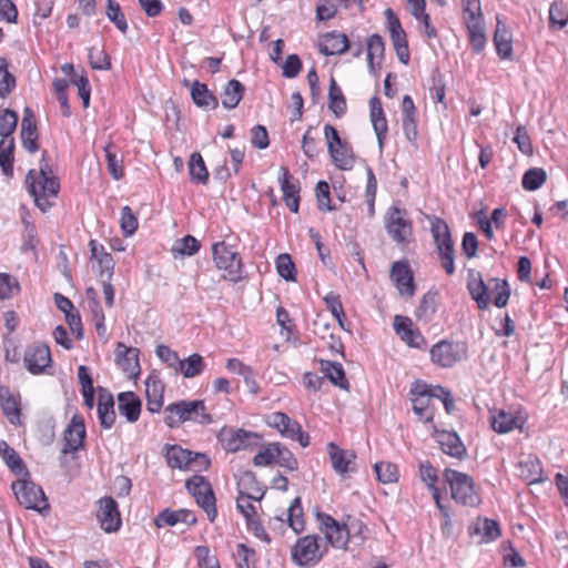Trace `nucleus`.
<instances>
[{"label": "nucleus", "instance_id": "obj_61", "mask_svg": "<svg viewBox=\"0 0 568 568\" xmlns=\"http://www.w3.org/2000/svg\"><path fill=\"white\" fill-rule=\"evenodd\" d=\"M89 63L94 70H109L111 62L109 55L102 48L92 47L89 50Z\"/></svg>", "mask_w": 568, "mask_h": 568}, {"label": "nucleus", "instance_id": "obj_58", "mask_svg": "<svg viewBox=\"0 0 568 568\" xmlns=\"http://www.w3.org/2000/svg\"><path fill=\"white\" fill-rule=\"evenodd\" d=\"M490 284H493L490 291L495 293L494 304L499 308L506 306L510 295L507 282L491 278Z\"/></svg>", "mask_w": 568, "mask_h": 568}, {"label": "nucleus", "instance_id": "obj_45", "mask_svg": "<svg viewBox=\"0 0 568 568\" xmlns=\"http://www.w3.org/2000/svg\"><path fill=\"white\" fill-rule=\"evenodd\" d=\"M329 110L336 115L342 116L346 111V100L343 95L341 88L337 85L334 78L329 81L328 89Z\"/></svg>", "mask_w": 568, "mask_h": 568}, {"label": "nucleus", "instance_id": "obj_3", "mask_svg": "<svg viewBox=\"0 0 568 568\" xmlns=\"http://www.w3.org/2000/svg\"><path fill=\"white\" fill-rule=\"evenodd\" d=\"M445 481L449 485L452 498L466 506H477L479 496L474 488V481L467 474L446 468L443 473Z\"/></svg>", "mask_w": 568, "mask_h": 568}, {"label": "nucleus", "instance_id": "obj_32", "mask_svg": "<svg viewBox=\"0 0 568 568\" xmlns=\"http://www.w3.org/2000/svg\"><path fill=\"white\" fill-rule=\"evenodd\" d=\"M21 140L24 149L30 153L38 151L37 124L33 119L32 111L29 108L24 109V114L21 121Z\"/></svg>", "mask_w": 568, "mask_h": 568}, {"label": "nucleus", "instance_id": "obj_55", "mask_svg": "<svg viewBox=\"0 0 568 568\" xmlns=\"http://www.w3.org/2000/svg\"><path fill=\"white\" fill-rule=\"evenodd\" d=\"M462 8L465 24L484 20L479 0H462Z\"/></svg>", "mask_w": 568, "mask_h": 568}, {"label": "nucleus", "instance_id": "obj_57", "mask_svg": "<svg viewBox=\"0 0 568 568\" xmlns=\"http://www.w3.org/2000/svg\"><path fill=\"white\" fill-rule=\"evenodd\" d=\"M262 497H263V494L260 495L258 497H253L251 495H246V494L240 491L237 499H236V507L246 520L256 517V509L253 504V500L257 501Z\"/></svg>", "mask_w": 568, "mask_h": 568}, {"label": "nucleus", "instance_id": "obj_30", "mask_svg": "<svg viewBox=\"0 0 568 568\" xmlns=\"http://www.w3.org/2000/svg\"><path fill=\"white\" fill-rule=\"evenodd\" d=\"M118 409L129 423H135L141 413V400L133 392H123L118 395Z\"/></svg>", "mask_w": 568, "mask_h": 568}, {"label": "nucleus", "instance_id": "obj_5", "mask_svg": "<svg viewBox=\"0 0 568 568\" xmlns=\"http://www.w3.org/2000/svg\"><path fill=\"white\" fill-rule=\"evenodd\" d=\"M215 266L223 272V277L231 282L242 280L243 264L237 252L224 242L215 243L212 246Z\"/></svg>", "mask_w": 568, "mask_h": 568}, {"label": "nucleus", "instance_id": "obj_59", "mask_svg": "<svg viewBox=\"0 0 568 568\" xmlns=\"http://www.w3.org/2000/svg\"><path fill=\"white\" fill-rule=\"evenodd\" d=\"M200 250V242L192 235L176 240L172 251L180 255L192 256Z\"/></svg>", "mask_w": 568, "mask_h": 568}, {"label": "nucleus", "instance_id": "obj_41", "mask_svg": "<svg viewBox=\"0 0 568 568\" xmlns=\"http://www.w3.org/2000/svg\"><path fill=\"white\" fill-rule=\"evenodd\" d=\"M0 456L16 475H29L18 453L4 440H0Z\"/></svg>", "mask_w": 568, "mask_h": 568}, {"label": "nucleus", "instance_id": "obj_31", "mask_svg": "<svg viewBox=\"0 0 568 568\" xmlns=\"http://www.w3.org/2000/svg\"><path fill=\"white\" fill-rule=\"evenodd\" d=\"M471 536H478L479 544H488L500 536L498 524L488 518H478L469 528Z\"/></svg>", "mask_w": 568, "mask_h": 568}, {"label": "nucleus", "instance_id": "obj_18", "mask_svg": "<svg viewBox=\"0 0 568 568\" xmlns=\"http://www.w3.org/2000/svg\"><path fill=\"white\" fill-rule=\"evenodd\" d=\"M524 422L519 414L510 410L494 408L489 412V423L498 434H507L516 428H520Z\"/></svg>", "mask_w": 568, "mask_h": 568}, {"label": "nucleus", "instance_id": "obj_23", "mask_svg": "<svg viewBox=\"0 0 568 568\" xmlns=\"http://www.w3.org/2000/svg\"><path fill=\"white\" fill-rule=\"evenodd\" d=\"M390 277L400 295L413 296L415 291L414 280L407 263L395 262L390 270Z\"/></svg>", "mask_w": 568, "mask_h": 568}, {"label": "nucleus", "instance_id": "obj_9", "mask_svg": "<svg viewBox=\"0 0 568 568\" xmlns=\"http://www.w3.org/2000/svg\"><path fill=\"white\" fill-rule=\"evenodd\" d=\"M166 460L170 467L201 471L206 469L210 460L204 454H194L179 446H172L166 452Z\"/></svg>", "mask_w": 568, "mask_h": 568}, {"label": "nucleus", "instance_id": "obj_52", "mask_svg": "<svg viewBox=\"0 0 568 568\" xmlns=\"http://www.w3.org/2000/svg\"><path fill=\"white\" fill-rule=\"evenodd\" d=\"M18 124V114L13 110L6 109L0 114V136L1 139H13L12 134Z\"/></svg>", "mask_w": 568, "mask_h": 568}, {"label": "nucleus", "instance_id": "obj_21", "mask_svg": "<svg viewBox=\"0 0 568 568\" xmlns=\"http://www.w3.org/2000/svg\"><path fill=\"white\" fill-rule=\"evenodd\" d=\"M278 182L283 192V200L286 206L294 213L300 207V186L296 180H293L285 166L280 168Z\"/></svg>", "mask_w": 568, "mask_h": 568}, {"label": "nucleus", "instance_id": "obj_42", "mask_svg": "<svg viewBox=\"0 0 568 568\" xmlns=\"http://www.w3.org/2000/svg\"><path fill=\"white\" fill-rule=\"evenodd\" d=\"M205 367L203 357L199 354H192L185 359H181L178 366L180 372L185 378H193L200 375Z\"/></svg>", "mask_w": 568, "mask_h": 568}, {"label": "nucleus", "instance_id": "obj_26", "mask_svg": "<svg viewBox=\"0 0 568 568\" xmlns=\"http://www.w3.org/2000/svg\"><path fill=\"white\" fill-rule=\"evenodd\" d=\"M146 408L151 413H159L163 406L164 384L156 375L145 379Z\"/></svg>", "mask_w": 568, "mask_h": 568}, {"label": "nucleus", "instance_id": "obj_40", "mask_svg": "<svg viewBox=\"0 0 568 568\" xmlns=\"http://www.w3.org/2000/svg\"><path fill=\"white\" fill-rule=\"evenodd\" d=\"M245 92L244 85L235 79L230 80L222 92V104L225 109H234L239 105Z\"/></svg>", "mask_w": 568, "mask_h": 568}, {"label": "nucleus", "instance_id": "obj_6", "mask_svg": "<svg viewBox=\"0 0 568 568\" xmlns=\"http://www.w3.org/2000/svg\"><path fill=\"white\" fill-rule=\"evenodd\" d=\"M432 362L443 368H449L468 356V347L463 342L440 341L430 348Z\"/></svg>", "mask_w": 568, "mask_h": 568}, {"label": "nucleus", "instance_id": "obj_24", "mask_svg": "<svg viewBox=\"0 0 568 568\" xmlns=\"http://www.w3.org/2000/svg\"><path fill=\"white\" fill-rule=\"evenodd\" d=\"M434 437L443 453L455 458H463V456L466 454V448L457 433L447 430H435Z\"/></svg>", "mask_w": 568, "mask_h": 568}, {"label": "nucleus", "instance_id": "obj_14", "mask_svg": "<svg viewBox=\"0 0 568 568\" xmlns=\"http://www.w3.org/2000/svg\"><path fill=\"white\" fill-rule=\"evenodd\" d=\"M385 225L390 237L397 243H405L412 234L409 221L405 219L404 212L397 206L388 210Z\"/></svg>", "mask_w": 568, "mask_h": 568}, {"label": "nucleus", "instance_id": "obj_48", "mask_svg": "<svg viewBox=\"0 0 568 568\" xmlns=\"http://www.w3.org/2000/svg\"><path fill=\"white\" fill-rule=\"evenodd\" d=\"M189 172L193 181L202 184L207 183L209 172L205 166L204 160L200 153H192L189 161Z\"/></svg>", "mask_w": 568, "mask_h": 568}, {"label": "nucleus", "instance_id": "obj_29", "mask_svg": "<svg viewBox=\"0 0 568 568\" xmlns=\"http://www.w3.org/2000/svg\"><path fill=\"white\" fill-rule=\"evenodd\" d=\"M402 124L406 139L414 142L417 138L416 108L409 95L402 101Z\"/></svg>", "mask_w": 568, "mask_h": 568}, {"label": "nucleus", "instance_id": "obj_12", "mask_svg": "<svg viewBox=\"0 0 568 568\" xmlns=\"http://www.w3.org/2000/svg\"><path fill=\"white\" fill-rule=\"evenodd\" d=\"M320 529L327 544L337 549H346L349 539V529L346 524H339L332 516L318 514Z\"/></svg>", "mask_w": 568, "mask_h": 568}, {"label": "nucleus", "instance_id": "obj_7", "mask_svg": "<svg viewBox=\"0 0 568 568\" xmlns=\"http://www.w3.org/2000/svg\"><path fill=\"white\" fill-rule=\"evenodd\" d=\"M327 550L326 545H320L318 536L306 535L292 548V559L298 566H311L318 562Z\"/></svg>", "mask_w": 568, "mask_h": 568}, {"label": "nucleus", "instance_id": "obj_46", "mask_svg": "<svg viewBox=\"0 0 568 568\" xmlns=\"http://www.w3.org/2000/svg\"><path fill=\"white\" fill-rule=\"evenodd\" d=\"M385 44L381 36L373 34L367 40V61L372 72L375 70V60L379 64L384 57Z\"/></svg>", "mask_w": 568, "mask_h": 568}, {"label": "nucleus", "instance_id": "obj_25", "mask_svg": "<svg viewBox=\"0 0 568 568\" xmlns=\"http://www.w3.org/2000/svg\"><path fill=\"white\" fill-rule=\"evenodd\" d=\"M115 363L126 374L136 375L140 369L138 348L118 343L115 347Z\"/></svg>", "mask_w": 568, "mask_h": 568}, {"label": "nucleus", "instance_id": "obj_39", "mask_svg": "<svg viewBox=\"0 0 568 568\" xmlns=\"http://www.w3.org/2000/svg\"><path fill=\"white\" fill-rule=\"evenodd\" d=\"M0 405L3 414L12 425L20 424V408L18 400L7 386H0Z\"/></svg>", "mask_w": 568, "mask_h": 568}, {"label": "nucleus", "instance_id": "obj_16", "mask_svg": "<svg viewBox=\"0 0 568 568\" xmlns=\"http://www.w3.org/2000/svg\"><path fill=\"white\" fill-rule=\"evenodd\" d=\"M97 519L100 527L108 534L114 532L121 527V516L118 504L112 497H104L99 500Z\"/></svg>", "mask_w": 568, "mask_h": 568}, {"label": "nucleus", "instance_id": "obj_35", "mask_svg": "<svg viewBox=\"0 0 568 568\" xmlns=\"http://www.w3.org/2000/svg\"><path fill=\"white\" fill-rule=\"evenodd\" d=\"M496 51L501 59H510L513 54V37L499 18H497L496 30L494 34Z\"/></svg>", "mask_w": 568, "mask_h": 568}, {"label": "nucleus", "instance_id": "obj_19", "mask_svg": "<svg viewBox=\"0 0 568 568\" xmlns=\"http://www.w3.org/2000/svg\"><path fill=\"white\" fill-rule=\"evenodd\" d=\"M85 434L83 418L80 415H73L64 430V446L62 453L69 454L78 452L83 446Z\"/></svg>", "mask_w": 568, "mask_h": 568}, {"label": "nucleus", "instance_id": "obj_13", "mask_svg": "<svg viewBox=\"0 0 568 568\" xmlns=\"http://www.w3.org/2000/svg\"><path fill=\"white\" fill-rule=\"evenodd\" d=\"M217 437L223 448L230 453L245 449L258 439L255 433L233 427H223Z\"/></svg>", "mask_w": 568, "mask_h": 568}, {"label": "nucleus", "instance_id": "obj_47", "mask_svg": "<svg viewBox=\"0 0 568 568\" xmlns=\"http://www.w3.org/2000/svg\"><path fill=\"white\" fill-rule=\"evenodd\" d=\"M13 139H1L0 140V166L3 174L10 176L13 170Z\"/></svg>", "mask_w": 568, "mask_h": 568}, {"label": "nucleus", "instance_id": "obj_20", "mask_svg": "<svg viewBox=\"0 0 568 568\" xmlns=\"http://www.w3.org/2000/svg\"><path fill=\"white\" fill-rule=\"evenodd\" d=\"M490 280L486 284L479 272L470 271L468 274L467 288L471 298L477 303L478 308L487 310L490 304L489 291L491 288Z\"/></svg>", "mask_w": 568, "mask_h": 568}, {"label": "nucleus", "instance_id": "obj_15", "mask_svg": "<svg viewBox=\"0 0 568 568\" xmlns=\"http://www.w3.org/2000/svg\"><path fill=\"white\" fill-rule=\"evenodd\" d=\"M23 362L31 374H41L52 362L50 348L45 344L34 343L27 347Z\"/></svg>", "mask_w": 568, "mask_h": 568}, {"label": "nucleus", "instance_id": "obj_51", "mask_svg": "<svg viewBox=\"0 0 568 568\" xmlns=\"http://www.w3.org/2000/svg\"><path fill=\"white\" fill-rule=\"evenodd\" d=\"M280 453V443H271L260 450L253 458V464L257 467L270 466L276 464Z\"/></svg>", "mask_w": 568, "mask_h": 568}, {"label": "nucleus", "instance_id": "obj_8", "mask_svg": "<svg viewBox=\"0 0 568 568\" xmlns=\"http://www.w3.org/2000/svg\"><path fill=\"white\" fill-rule=\"evenodd\" d=\"M434 393H436L435 387H430L422 382H415L410 387L413 410L424 423H430L434 418L435 408L433 400L436 398L433 395Z\"/></svg>", "mask_w": 568, "mask_h": 568}, {"label": "nucleus", "instance_id": "obj_62", "mask_svg": "<svg viewBox=\"0 0 568 568\" xmlns=\"http://www.w3.org/2000/svg\"><path fill=\"white\" fill-rule=\"evenodd\" d=\"M394 49L396 51L398 60L403 64H407L409 61V50H408V43L406 39V32L403 30L399 33L393 34L390 37Z\"/></svg>", "mask_w": 568, "mask_h": 568}, {"label": "nucleus", "instance_id": "obj_63", "mask_svg": "<svg viewBox=\"0 0 568 568\" xmlns=\"http://www.w3.org/2000/svg\"><path fill=\"white\" fill-rule=\"evenodd\" d=\"M138 219L129 206L121 210L120 226L125 236H131L138 229Z\"/></svg>", "mask_w": 568, "mask_h": 568}, {"label": "nucleus", "instance_id": "obj_54", "mask_svg": "<svg viewBox=\"0 0 568 568\" xmlns=\"http://www.w3.org/2000/svg\"><path fill=\"white\" fill-rule=\"evenodd\" d=\"M377 479L383 484H392L398 479V469L395 464L381 462L374 465Z\"/></svg>", "mask_w": 568, "mask_h": 568}, {"label": "nucleus", "instance_id": "obj_22", "mask_svg": "<svg viewBox=\"0 0 568 568\" xmlns=\"http://www.w3.org/2000/svg\"><path fill=\"white\" fill-rule=\"evenodd\" d=\"M394 329L409 347L422 348L425 346L424 336L413 328V322L408 317L396 315L394 318Z\"/></svg>", "mask_w": 568, "mask_h": 568}, {"label": "nucleus", "instance_id": "obj_50", "mask_svg": "<svg viewBox=\"0 0 568 568\" xmlns=\"http://www.w3.org/2000/svg\"><path fill=\"white\" fill-rule=\"evenodd\" d=\"M105 14L108 19L114 23L116 29L125 34L128 31V22L120 4L114 0H108Z\"/></svg>", "mask_w": 568, "mask_h": 568}, {"label": "nucleus", "instance_id": "obj_44", "mask_svg": "<svg viewBox=\"0 0 568 568\" xmlns=\"http://www.w3.org/2000/svg\"><path fill=\"white\" fill-rule=\"evenodd\" d=\"M468 38L473 50L480 53L487 43L484 20L466 24Z\"/></svg>", "mask_w": 568, "mask_h": 568}, {"label": "nucleus", "instance_id": "obj_27", "mask_svg": "<svg viewBox=\"0 0 568 568\" xmlns=\"http://www.w3.org/2000/svg\"><path fill=\"white\" fill-rule=\"evenodd\" d=\"M320 52L324 55L343 54L348 50L346 34L332 31L321 37Z\"/></svg>", "mask_w": 568, "mask_h": 568}, {"label": "nucleus", "instance_id": "obj_60", "mask_svg": "<svg viewBox=\"0 0 568 568\" xmlns=\"http://www.w3.org/2000/svg\"><path fill=\"white\" fill-rule=\"evenodd\" d=\"M276 270L281 277L286 281H295V265L288 254H281L276 258Z\"/></svg>", "mask_w": 568, "mask_h": 568}, {"label": "nucleus", "instance_id": "obj_38", "mask_svg": "<svg viewBox=\"0 0 568 568\" xmlns=\"http://www.w3.org/2000/svg\"><path fill=\"white\" fill-rule=\"evenodd\" d=\"M430 231L437 252L454 247L448 224L444 220L434 217L430 223Z\"/></svg>", "mask_w": 568, "mask_h": 568}, {"label": "nucleus", "instance_id": "obj_56", "mask_svg": "<svg viewBox=\"0 0 568 568\" xmlns=\"http://www.w3.org/2000/svg\"><path fill=\"white\" fill-rule=\"evenodd\" d=\"M462 8L465 24L484 20L479 0H462Z\"/></svg>", "mask_w": 568, "mask_h": 568}, {"label": "nucleus", "instance_id": "obj_33", "mask_svg": "<svg viewBox=\"0 0 568 568\" xmlns=\"http://www.w3.org/2000/svg\"><path fill=\"white\" fill-rule=\"evenodd\" d=\"M99 295L95 288L89 287L85 291L88 307L91 312L92 322L100 337L106 336V327L104 325V313L98 300Z\"/></svg>", "mask_w": 568, "mask_h": 568}, {"label": "nucleus", "instance_id": "obj_37", "mask_svg": "<svg viewBox=\"0 0 568 568\" xmlns=\"http://www.w3.org/2000/svg\"><path fill=\"white\" fill-rule=\"evenodd\" d=\"M320 371L327 377L335 386L341 389L348 390L349 384L345 377V372L341 363L331 361H321Z\"/></svg>", "mask_w": 568, "mask_h": 568}, {"label": "nucleus", "instance_id": "obj_17", "mask_svg": "<svg viewBox=\"0 0 568 568\" xmlns=\"http://www.w3.org/2000/svg\"><path fill=\"white\" fill-rule=\"evenodd\" d=\"M327 449L332 467L338 475L345 478L356 471V455L354 452L342 449L334 443H329Z\"/></svg>", "mask_w": 568, "mask_h": 568}, {"label": "nucleus", "instance_id": "obj_49", "mask_svg": "<svg viewBox=\"0 0 568 568\" xmlns=\"http://www.w3.org/2000/svg\"><path fill=\"white\" fill-rule=\"evenodd\" d=\"M285 523L293 529L295 534L304 530L303 508L300 498H295L286 513Z\"/></svg>", "mask_w": 568, "mask_h": 568}, {"label": "nucleus", "instance_id": "obj_1", "mask_svg": "<svg viewBox=\"0 0 568 568\" xmlns=\"http://www.w3.org/2000/svg\"><path fill=\"white\" fill-rule=\"evenodd\" d=\"M26 184L29 193L34 200L36 205L47 212L54 204L58 196L60 184L45 161V152L42 154L39 170H30L26 178Z\"/></svg>", "mask_w": 568, "mask_h": 568}, {"label": "nucleus", "instance_id": "obj_28", "mask_svg": "<svg viewBox=\"0 0 568 568\" xmlns=\"http://www.w3.org/2000/svg\"><path fill=\"white\" fill-rule=\"evenodd\" d=\"M419 474H420L422 480L432 490L433 498L436 503V506L438 507V509L440 510L443 516L446 518V524H448L449 515H448L446 507L440 503L439 491L436 487V483L438 479L436 469L433 467V465L429 462L426 460V462L420 463Z\"/></svg>", "mask_w": 568, "mask_h": 568}, {"label": "nucleus", "instance_id": "obj_64", "mask_svg": "<svg viewBox=\"0 0 568 568\" xmlns=\"http://www.w3.org/2000/svg\"><path fill=\"white\" fill-rule=\"evenodd\" d=\"M199 568H220L214 556H211L210 549L205 546H197L194 550Z\"/></svg>", "mask_w": 568, "mask_h": 568}, {"label": "nucleus", "instance_id": "obj_36", "mask_svg": "<svg viewBox=\"0 0 568 568\" xmlns=\"http://www.w3.org/2000/svg\"><path fill=\"white\" fill-rule=\"evenodd\" d=\"M191 97L199 108L214 110L219 105L216 97L209 90L207 85L199 81L191 84Z\"/></svg>", "mask_w": 568, "mask_h": 568}, {"label": "nucleus", "instance_id": "obj_53", "mask_svg": "<svg viewBox=\"0 0 568 568\" xmlns=\"http://www.w3.org/2000/svg\"><path fill=\"white\" fill-rule=\"evenodd\" d=\"M547 174L544 169H529L523 176L521 185L525 190L535 191L546 181Z\"/></svg>", "mask_w": 568, "mask_h": 568}, {"label": "nucleus", "instance_id": "obj_43", "mask_svg": "<svg viewBox=\"0 0 568 568\" xmlns=\"http://www.w3.org/2000/svg\"><path fill=\"white\" fill-rule=\"evenodd\" d=\"M334 164L341 170H351L354 165V155L351 148L343 143L328 151Z\"/></svg>", "mask_w": 568, "mask_h": 568}, {"label": "nucleus", "instance_id": "obj_4", "mask_svg": "<svg viewBox=\"0 0 568 568\" xmlns=\"http://www.w3.org/2000/svg\"><path fill=\"white\" fill-rule=\"evenodd\" d=\"M11 488L18 503L26 509H32L40 514L48 513V499L40 486L28 478H22L13 481Z\"/></svg>", "mask_w": 568, "mask_h": 568}, {"label": "nucleus", "instance_id": "obj_34", "mask_svg": "<svg viewBox=\"0 0 568 568\" xmlns=\"http://www.w3.org/2000/svg\"><path fill=\"white\" fill-rule=\"evenodd\" d=\"M98 417L103 428H111L115 422L114 399L113 396L101 389L98 398Z\"/></svg>", "mask_w": 568, "mask_h": 568}, {"label": "nucleus", "instance_id": "obj_2", "mask_svg": "<svg viewBox=\"0 0 568 568\" xmlns=\"http://www.w3.org/2000/svg\"><path fill=\"white\" fill-rule=\"evenodd\" d=\"M192 420L202 425L212 423L203 400H180L165 408L164 422L169 427Z\"/></svg>", "mask_w": 568, "mask_h": 568}, {"label": "nucleus", "instance_id": "obj_10", "mask_svg": "<svg viewBox=\"0 0 568 568\" xmlns=\"http://www.w3.org/2000/svg\"><path fill=\"white\" fill-rule=\"evenodd\" d=\"M267 424L276 428L280 434L288 439L297 440L302 447L310 445V436L302 432L301 425L286 414L276 412L267 417Z\"/></svg>", "mask_w": 568, "mask_h": 568}, {"label": "nucleus", "instance_id": "obj_11", "mask_svg": "<svg viewBox=\"0 0 568 568\" xmlns=\"http://www.w3.org/2000/svg\"><path fill=\"white\" fill-rule=\"evenodd\" d=\"M186 488L194 496L199 506L204 509L209 519L213 521L216 517V508L210 484L202 476H193L186 480Z\"/></svg>", "mask_w": 568, "mask_h": 568}]
</instances>
